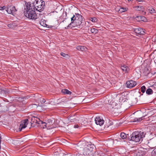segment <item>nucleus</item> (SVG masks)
Instances as JSON below:
<instances>
[{
    "instance_id": "f257e3e1",
    "label": "nucleus",
    "mask_w": 156,
    "mask_h": 156,
    "mask_svg": "<svg viewBox=\"0 0 156 156\" xmlns=\"http://www.w3.org/2000/svg\"><path fill=\"white\" fill-rule=\"evenodd\" d=\"M77 149L82 151L83 154H90L93 151L94 145L92 144L85 142L79 143L77 145Z\"/></svg>"
},
{
    "instance_id": "f03ea898",
    "label": "nucleus",
    "mask_w": 156,
    "mask_h": 156,
    "mask_svg": "<svg viewBox=\"0 0 156 156\" xmlns=\"http://www.w3.org/2000/svg\"><path fill=\"white\" fill-rule=\"evenodd\" d=\"M77 149L82 151L83 154H90L93 151L94 145L92 144L85 142L79 143L77 145Z\"/></svg>"
},
{
    "instance_id": "7ed1b4c3",
    "label": "nucleus",
    "mask_w": 156,
    "mask_h": 156,
    "mask_svg": "<svg viewBox=\"0 0 156 156\" xmlns=\"http://www.w3.org/2000/svg\"><path fill=\"white\" fill-rule=\"evenodd\" d=\"M77 149L82 151L83 154H90L93 151L94 145L92 144L85 142L79 143L77 145Z\"/></svg>"
},
{
    "instance_id": "20e7f679",
    "label": "nucleus",
    "mask_w": 156,
    "mask_h": 156,
    "mask_svg": "<svg viewBox=\"0 0 156 156\" xmlns=\"http://www.w3.org/2000/svg\"><path fill=\"white\" fill-rule=\"evenodd\" d=\"M71 22L68 25L67 27H71L72 26L73 27L79 26V28H82L83 26L82 23L84 22L83 20L82 16L78 13H75V15L73 16L71 18Z\"/></svg>"
},
{
    "instance_id": "39448f33",
    "label": "nucleus",
    "mask_w": 156,
    "mask_h": 156,
    "mask_svg": "<svg viewBox=\"0 0 156 156\" xmlns=\"http://www.w3.org/2000/svg\"><path fill=\"white\" fill-rule=\"evenodd\" d=\"M26 16L30 19L36 20L38 17L39 15L36 14L34 6H32L30 3H28L26 5Z\"/></svg>"
},
{
    "instance_id": "423d86ee",
    "label": "nucleus",
    "mask_w": 156,
    "mask_h": 156,
    "mask_svg": "<svg viewBox=\"0 0 156 156\" xmlns=\"http://www.w3.org/2000/svg\"><path fill=\"white\" fill-rule=\"evenodd\" d=\"M145 133L143 132L135 131L131 135L130 140L136 142H139L141 140H142V138L145 137Z\"/></svg>"
},
{
    "instance_id": "0eeeda50",
    "label": "nucleus",
    "mask_w": 156,
    "mask_h": 156,
    "mask_svg": "<svg viewBox=\"0 0 156 156\" xmlns=\"http://www.w3.org/2000/svg\"><path fill=\"white\" fill-rule=\"evenodd\" d=\"M45 5V2L42 0H35L33 3L32 6H34V9L39 12L43 11Z\"/></svg>"
},
{
    "instance_id": "6e6552de",
    "label": "nucleus",
    "mask_w": 156,
    "mask_h": 156,
    "mask_svg": "<svg viewBox=\"0 0 156 156\" xmlns=\"http://www.w3.org/2000/svg\"><path fill=\"white\" fill-rule=\"evenodd\" d=\"M42 123L41 124H44V126H43V128H45L47 127V128L50 129H51L53 127V124L54 122L53 120L51 119H48L46 121V122H44L42 121Z\"/></svg>"
},
{
    "instance_id": "1a4fd4ad",
    "label": "nucleus",
    "mask_w": 156,
    "mask_h": 156,
    "mask_svg": "<svg viewBox=\"0 0 156 156\" xmlns=\"http://www.w3.org/2000/svg\"><path fill=\"white\" fill-rule=\"evenodd\" d=\"M6 11L8 13L12 14L13 15H14L16 12L17 11L15 6H9V5H8Z\"/></svg>"
},
{
    "instance_id": "9d476101",
    "label": "nucleus",
    "mask_w": 156,
    "mask_h": 156,
    "mask_svg": "<svg viewBox=\"0 0 156 156\" xmlns=\"http://www.w3.org/2000/svg\"><path fill=\"white\" fill-rule=\"evenodd\" d=\"M31 125L33 126V124L35 123L36 124H41L42 123V121H41L40 119L37 117L33 116L31 119Z\"/></svg>"
},
{
    "instance_id": "9b49d317",
    "label": "nucleus",
    "mask_w": 156,
    "mask_h": 156,
    "mask_svg": "<svg viewBox=\"0 0 156 156\" xmlns=\"http://www.w3.org/2000/svg\"><path fill=\"white\" fill-rule=\"evenodd\" d=\"M126 84L127 88H131L136 85V83L133 80H129L126 82Z\"/></svg>"
},
{
    "instance_id": "f8f14e48",
    "label": "nucleus",
    "mask_w": 156,
    "mask_h": 156,
    "mask_svg": "<svg viewBox=\"0 0 156 156\" xmlns=\"http://www.w3.org/2000/svg\"><path fill=\"white\" fill-rule=\"evenodd\" d=\"M28 123V120L27 119H26L23 121L21 122L19 128L20 131H21L22 129L25 128Z\"/></svg>"
},
{
    "instance_id": "ddd939ff",
    "label": "nucleus",
    "mask_w": 156,
    "mask_h": 156,
    "mask_svg": "<svg viewBox=\"0 0 156 156\" xmlns=\"http://www.w3.org/2000/svg\"><path fill=\"white\" fill-rule=\"evenodd\" d=\"M95 121L96 124L100 126L102 125L104 122V121L101 119L99 117H97L95 119Z\"/></svg>"
},
{
    "instance_id": "4468645a",
    "label": "nucleus",
    "mask_w": 156,
    "mask_h": 156,
    "mask_svg": "<svg viewBox=\"0 0 156 156\" xmlns=\"http://www.w3.org/2000/svg\"><path fill=\"white\" fill-rule=\"evenodd\" d=\"M134 31L135 32V33L137 34H144L145 33L144 30L143 29L140 27H138L134 29Z\"/></svg>"
},
{
    "instance_id": "2eb2a0df",
    "label": "nucleus",
    "mask_w": 156,
    "mask_h": 156,
    "mask_svg": "<svg viewBox=\"0 0 156 156\" xmlns=\"http://www.w3.org/2000/svg\"><path fill=\"white\" fill-rule=\"evenodd\" d=\"M121 68L122 71L124 72L125 73H127L129 70V68L126 65L121 66Z\"/></svg>"
},
{
    "instance_id": "dca6fc26",
    "label": "nucleus",
    "mask_w": 156,
    "mask_h": 156,
    "mask_svg": "<svg viewBox=\"0 0 156 156\" xmlns=\"http://www.w3.org/2000/svg\"><path fill=\"white\" fill-rule=\"evenodd\" d=\"M76 49L78 50H80L82 51H86L87 48L84 46H78L77 47Z\"/></svg>"
},
{
    "instance_id": "f3484780",
    "label": "nucleus",
    "mask_w": 156,
    "mask_h": 156,
    "mask_svg": "<svg viewBox=\"0 0 156 156\" xmlns=\"http://www.w3.org/2000/svg\"><path fill=\"white\" fill-rule=\"evenodd\" d=\"M46 21L45 20L42 19L40 22V23L41 26L43 27H48V25L46 24Z\"/></svg>"
},
{
    "instance_id": "a211bd4d",
    "label": "nucleus",
    "mask_w": 156,
    "mask_h": 156,
    "mask_svg": "<svg viewBox=\"0 0 156 156\" xmlns=\"http://www.w3.org/2000/svg\"><path fill=\"white\" fill-rule=\"evenodd\" d=\"M62 93H64V94H68L69 95H70L71 94L72 92L69 91L68 90L66 89H63L62 90Z\"/></svg>"
},
{
    "instance_id": "6ab92c4d",
    "label": "nucleus",
    "mask_w": 156,
    "mask_h": 156,
    "mask_svg": "<svg viewBox=\"0 0 156 156\" xmlns=\"http://www.w3.org/2000/svg\"><path fill=\"white\" fill-rule=\"evenodd\" d=\"M9 90L8 89H2L1 90V94H2L6 95L8 94L9 93Z\"/></svg>"
},
{
    "instance_id": "aec40b11",
    "label": "nucleus",
    "mask_w": 156,
    "mask_h": 156,
    "mask_svg": "<svg viewBox=\"0 0 156 156\" xmlns=\"http://www.w3.org/2000/svg\"><path fill=\"white\" fill-rule=\"evenodd\" d=\"M153 93V90L151 88H148L146 90V93L147 94H151Z\"/></svg>"
},
{
    "instance_id": "412c9836",
    "label": "nucleus",
    "mask_w": 156,
    "mask_h": 156,
    "mask_svg": "<svg viewBox=\"0 0 156 156\" xmlns=\"http://www.w3.org/2000/svg\"><path fill=\"white\" fill-rule=\"evenodd\" d=\"M90 31L92 33L95 34L97 33L98 32V30L94 28H91Z\"/></svg>"
},
{
    "instance_id": "4be33fe9",
    "label": "nucleus",
    "mask_w": 156,
    "mask_h": 156,
    "mask_svg": "<svg viewBox=\"0 0 156 156\" xmlns=\"http://www.w3.org/2000/svg\"><path fill=\"white\" fill-rule=\"evenodd\" d=\"M120 137L122 139H124L126 138L127 136L125 133L122 132L120 134Z\"/></svg>"
},
{
    "instance_id": "5701e85b",
    "label": "nucleus",
    "mask_w": 156,
    "mask_h": 156,
    "mask_svg": "<svg viewBox=\"0 0 156 156\" xmlns=\"http://www.w3.org/2000/svg\"><path fill=\"white\" fill-rule=\"evenodd\" d=\"M89 20L94 23L96 22L97 21V19L95 17H90L89 18Z\"/></svg>"
},
{
    "instance_id": "b1692460",
    "label": "nucleus",
    "mask_w": 156,
    "mask_h": 156,
    "mask_svg": "<svg viewBox=\"0 0 156 156\" xmlns=\"http://www.w3.org/2000/svg\"><path fill=\"white\" fill-rule=\"evenodd\" d=\"M60 54L61 56L66 58H69V56L68 54H66L63 52H61Z\"/></svg>"
},
{
    "instance_id": "393cba45",
    "label": "nucleus",
    "mask_w": 156,
    "mask_h": 156,
    "mask_svg": "<svg viewBox=\"0 0 156 156\" xmlns=\"http://www.w3.org/2000/svg\"><path fill=\"white\" fill-rule=\"evenodd\" d=\"M149 12L151 13H154L155 12V10L152 8H151L148 9Z\"/></svg>"
},
{
    "instance_id": "a878e982",
    "label": "nucleus",
    "mask_w": 156,
    "mask_h": 156,
    "mask_svg": "<svg viewBox=\"0 0 156 156\" xmlns=\"http://www.w3.org/2000/svg\"><path fill=\"white\" fill-rule=\"evenodd\" d=\"M141 92L143 93L145 92L146 90V87L144 86H143L140 88Z\"/></svg>"
},
{
    "instance_id": "bb28decb",
    "label": "nucleus",
    "mask_w": 156,
    "mask_h": 156,
    "mask_svg": "<svg viewBox=\"0 0 156 156\" xmlns=\"http://www.w3.org/2000/svg\"><path fill=\"white\" fill-rule=\"evenodd\" d=\"M135 8H136L137 9V10L139 11L143 10L144 9L143 7H142V6L140 7L139 6H137L135 7Z\"/></svg>"
},
{
    "instance_id": "cd10ccee",
    "label": "nucleus",
    "mask_w": 156,
    "mask_h": 156,
    "mask_svg": "<svg viewBox=\"0 0 156 156\" xmlns=\"http://www.w3.org/2000/svg\"><path fill=\"white\" fill-rule=\"evenodd\" d=\"M141 21H142L144 22H146L147 21V19L145 17L141 16Z\"/></svg>"
},
{
    "instance_id": "c85d7f7f",
    "label": "nucleus",
    "mask_w": 156,
    "mask_h": 156,
    "mask_svg": "<svg viewBox=\"0 0 156 156\" xmlns=\"http://www.w3.org/2000/svg\"><path fill=\"white\" fill-rule=\"evenodd\" d=\"M141 16H137L135 18L136 20L137 21H139V22L141 21Z\"/></svg>"
},
{
    "instance_id": "c756f323",
    "label": "nucleus",
    "mask_w": 156,
    "mask_h": 156,
    "mask_svg": "<svg viewBox=\"0 0 156 156\" xmlns=\"http://www.w3.org/2000/svg\"><path fill=\"white\" fill-rule=\"evenodd\" d=\"M152 155L153 156L156 155V148L153 150L152 152Z\"/></svg>"
},
{
    "instance_id": "7c9ffc66",
    "label": "nucleus",
    "mask_w": 156,
    "mask_h": 156,
    "mask_svg": "<svg viewBox=\"0 0 156 156\" xmlns=\"http://www.w3.org/2000/svg\"><path fill=\"white\" fill-rule=\"evenodd\" d=\"M8 27L11 28H13L14 27V25L13 23L10 24L8 25Z\"/></svg>"
},
{
    "instance_id": "2f4dec72",
    "label": "nucleus",
    "mask_w": 156,
    "mask_h": 156,
    "mask_svg": "<svg viewBox=\"0 0 156 156\" xmlns=\"http://www.w3.org/2000/svg\"><path fill=\"white\" fill-rule=\"evenodd\" d=\"M134 120H135V122H136V121L139 122V121H141L142 120V119L141 118H138V119H135Z\"/></svg>"
},
{
    "instance_id": "473e14b6",
    "label": "nucleus",
    "mask_w": 156,
    "mask_h": 156,
    "mask_svg": "<svg viewBox=\"0 0 156 156\" xmlns=\"http://www.w3.org/2000/svg\"><path fill=\"white\" fill-rule=\"evenodd\" d=\"M126 10V9L122 8L120 9L119 11H120L121 12H125Z\"/></svg>"
},
{
    "instance_id": "72a5a7b5",
    "label": "nucleus",
    "mask_w": 156,
    "mask_h": 156,
    "mask_svg": "<svg viewBox=\"0 0 156 156\" xmlns=\"http://www.w3.org/2000/svg\"><path fill=\"white\" fill-rule=\"evenodd\" d=\"M87 119H85L84 120V121L83 122H84V124H87Z\"/></svg>"
},
{
    "instance_id": "f704fd0d",
    "label": "nucleus",
    "mask_w": 156,
    "mask_h": 156,
    "mask_svg": "<svg viewBox=\"0 0 156 156\" xmlns=\"http://www.w3.org/2000/svg\"><path fill=\"white\" fill-rule=\"evenodd\" d=\"M72 117L71 116L69 117V120H70L71 121V122L73 121L72 120L73 119H72Z\"/></svg>"
},
{
    "instance_id": "c9c22d12",
    "label": "nucleus",
    "mask_w": 156,
    "mask_h": 156,
    "mask_svg": "<svg viewBox=\"0 0 156 156\" xmlns=\"http://www.w3.org/2000/svg\"><path fill=\"white\" fill-rule=\"evenodd\" d=\"M5 9V6H3V7H0V10H3V9Z\"/></svg>"
},
{
    "instance_id": "e433bc0d",
    "label": "nucleus",
    "mask_w": 156,
    "mask_h": 156,
    "mask_svg": "<svg viewBox=\"0 0 156 156\" xmlns=\"http://www.w3.org/2000/svg\"><path fill=\"white\" fill-rule=\"evenodd\" d=\"M78 127H79V126L77 124L76 125L74 126V128H78Z\"/></svg>"
},
{
    "instance_id": "4c0bfd02",
    "label": "nucleus",
    "mask_w": 156,
    "mask_h": 156,
    "mask_svg": "<svg viewBox=\"0 0 156 156\" xmlns=\"http://www.w3.org/2000/svg\"><path fill=\"white\" fill-rule=\"evenodd\" d=\"M82 156H91V155L90 154H83L82 155Z\"/></svg>"
},
{
    "instance_id": "58836bf2",
    "label": "nucleus",
    "mask_w": 156,
    "mask_h": 156,
    "mask_svg": "<svg viewBox=\"0 0 156 156\" xmlns=\"http://www.w3.org/2000/svg\"><path fill=\"white\" fill-rule=\"evenodd\" d=\"M40 125V126H41V128H43V126H44V127H45L44 126V124H39Z\"/></svg>"
},
{
    "instance_id": "ea45409f",
    "label": "nucleus",
    "mask_w": 156,
    "mask_h": 156,
    "mask_svg": "<svg viewBox=\"0 0 156 156\" xmlns=\"http://www.w3.org/2000/svg\"><path fill=\"white\" fill-rule=\"evenodd\" d=\"M116 140H117L118 141H119L120 140H121V139L120 138H119L117 139H116Z\"/></svg>"
},
{
    "instance_id": "a19ab883",
    "label": "nucleus",
    "mask_w": 156,
    "mask_h": 156,
    "mask_svg": "<svg viewBox=\"0 0 156 156\" xmlns=\"http://www.w3.org/2000/svg\"><path fill=\"white\" fill-rule=\"evenodd\" d=\"M1 134H0V142H1Z\"/></svg>"
},
{
    "instance_id": "79ce46f5",
    "label": "nucleus",
    "mask_w": 156,
    "mask_h": 156,
    "mask_svg": "<svg viewBox=\"0 0 156 156\" xmlns=\"http://www.w3.org/2000/svg\"><path fill=\"white\" fill-rule=\"evenodd\" d=\"M136 0L138 1V2H141V1H143V0Z\"/></svg>"
},
{
    "instance_id": "37998d69",
    "label": "nucleus",
    "mask_w": 156,
    "mask_h": 156,
    "mask_svg": "<svg viewBox=\"0 0 156 156\" xmlns=\"http://www.w3.org/2000/svg\"><path fill=\"white\" fill-rule=\"evenodd\" d=\"M42 101L43 103H45V100L44 99H43V100Z\"/></svg>"
},
{
    "instance_id": "c03bdc74",
    "label": "nucleus",
    "mask_w": 156,
    "mask_h": 156,
    "mask_svg": "<svg viewBox=\"0 0 156 156\" xmlns=\"http://www.w3.org/2000/svg\"><path fill=\"white\" fill-rule=\"evenodd\" d=\"M65 21V20H63V21H62V22H64V21Z\"/></svg>"
},
{
    "instance_id": "a18cd8bd",
    "label": "nucleus",
    "mask_w": 156,
    "mask_h": 156,
    "mask_svg": "<svg viewBox=\"0 0 156 156\" xmlns=\"http://www.w3.org/2000/svg\"><path fill=\"white\" fill-rule=\"evenodd\" d=\"M128 1H131V0H128Z\"/></svg>"
}]
</instances>
